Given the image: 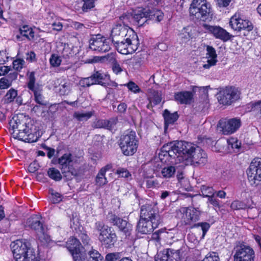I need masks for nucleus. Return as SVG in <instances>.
<instances>
[{
    "label": "nucleus",
    "instance_id": "393cba45",
    "mask_svg": "<svg viewBox=\"0 0 261 261\" xmlns=\"http://www.w3.org/2000/svg\"><path fill=\"white\" fill-rule=\"evenodd\" d=\"M111 168L112 165L109 164L102 168L99 170L95 178V181L97 185L101 186L106 185L108 182L107 178L105 176V174L106 171L111 169Z\"/></svg>",
    "mask_w": 261,
    "mask_h": 261
},
{
    "label": "nucleus",
    "instance_id": "6e6552de",
    "mask_svg": "<svg viewBox=\"0 0 261 261\" xmlns=\"http://www.w3.org/2000/svg\"><path fill=\"white\" fill-rule=\"evenodd\" d=\"M137 34L128 25L119 24L115 25L111 31V37L113 43L118 42L125 38L135 37Z\"/></svg>",
    "mask_w": 261,
    "mask_h": 261
},
{
    "label": "nucleus",
    "instance_id": "e2e57ef3",
    "mask_svg": "<svg viewBox=\"0 0 261 261\" xmlns=\"http://www.w3.org/2000/svg\"><path fill=\"white\" fill-rule=\"evenodd\" d=\"M79 238L82 240L84 246L88 245L89 244L90 238L87 234L81 233L79 234Z\"/></svg>",
    "mask_w": 261,
    "mask_h": 261
},
{
    "label": "nucleus",
    "instance_id": "a878e982",
    "mask_svg": "<svg viewBox=\"0 0 261 261\" xmlns=\"http://www.w3.org/2000/svg\"><path fill=\"white\" fill-rule=\"evenodd\" d=\"M163 116L165 120V129H167L169 124L174 123L178 118L177 112L171 113L168 110L164 111Z\"/></svg>",
    "mask_w": 261,
    "mask_h": 261
},
{
    "label": "nucleus",
    "instance_id": "9b49d317",
    "mask_svg": "<svg viewBox=\"0 0 261 261\" xmlns=\"http://www.w3.org/2000/svg\"><path fill=\"white\" fill-rule=\"evenodd\" d=\"M72 155L71 153H65L58 159V163L62 174L68 179H72L77 175L76 171L72 168Z\"/></svg>",
    "mask_w": 261,
    "mask_h": 261
},
{
    "label": "nucleus",
    "instance_id": "3c124183",
    "mask_svg": "<svg viewBox=\"0 0 261 261\" xmlns=\"http://www.w3.org/2000/svg\"><path fill=\"white\" fill-rule=\"evenodd\" d=\"M49 62L52 66L58 67L61 64V59L57 55L53 54L49 59Z\"/></svg>",
    "mask_w": 261,
    "mask_h": 261
},
{
    "label": "nucleus",
    "instance_id": "4468645a",
    "mask_svg": "<svg viewBox=\"0 0 261 261\" xmlns=\"http://www.w3.org/2000/svg\"><path fill=\"white\" fill-rule=\"evenodd\" d=\"M181 220L186 225H191L198 220L200 213L194 207H183L180 211Z\"/></svg>",
    "mask_w": 261,
    "mask_h": 261
},
{
    "label": "nucleus",
    "instance_id": "aec40b11",
    "mask_svg": "<svg viewBox=\"0 0 261 261\" xmlns=\"http://www.w3.org/2000/svg\"><path fill=\"white\" fill-rule=\"evenodd\" d=\"M10 247L15 259L20 258V255L30 248L26 243L20 240L12 242Z\"/></svg>",
    "mask_w": 261,
    "mask_h": 261
},
{
    "label": "nucleus",
    "instance_id": "338daca9",
    "mask_svg": "<svg viewBox=\"0 0 261 261\" xmlns=\"http://www.w3.org/2000/svg\"><path fill=\"white\" fill-rule=\"evenodd\" d=\"M208 201L214 206L219 207V201L214 197V195L208 197Z\"/></svg>",
    "mask_w": 261,
    "mask_h": 261
},
{
    "label": "nucleus",
    "instance_id": "bb28decb",
    "mask_svg": "<svg viewBox=\"0 0 261 261\" xmlns=\"http://www.w3.org/2000/svg\"><path fill=\"white\" fill-rule=\"evenodd\" d=\"M66 245L70 252L79 251L81 248V242L75 237H70L67 242Z\"/></svg>",
    "mask_w": 261,
    "mask_h": 261
},
{
    "label": "nucleus",
    "instance_id": "0e129e2a",
    "mask_svg": "<svg viewBox=\"0 0 261 261\" xmlns=\"http://www.w3.org/2000/svg\"><path fill=\"white\" fill-rule=\"evenodd\" d=\"M159 185V183L156 180L148 179L146 180V186L148 188H155L158 187Z\"/></svg>",
    "mask_w": 261,
    "mask_h": 261
},
{
    "label": "nucleus",
    "instance_id": "20e7f679",
    "mask_svg": "<svg viewBox=\"0 0 261 261\" xmlns=\"http://www.w3.org/2000/svg\"><path fill=\"white\" fill-rule=\"evenodd\" d=\"M232 253L233 261H254L255 252L249 245L243 242H237Z\"/></svg>",
    "mask_w": 261,
    "mask_h": 261
},
{
    "label": "nucleus",
    "instance_id": "864d4df0",
    "mask_svg": "<svg viewBox=\"0 0 261 261\" xmlns=\"http://www.w3.org/2000/svg\"><path fill=\"white\" fill-rule=\"evenodd\" d=\"M51 196L50 197L51 201L54 203H58L62 201V195L58 192H53V190H51Z\"/></svg>",
    "mask_w": 261,
    "mask_h": 261
},
{
    "label": "nucleus",
    "instance_id": "5fc2aeb1",
    "mask_svg": "<svg viewBox=\"0 0 261 261\" xmlns=\"http://www.w3.org/2000/svg\"><path fill=\"white\" fill-rule=\"evenodd\" d=\"M194 227H198L200 226L201 229L202 230V237L203 238L205 235L207 231L210 227V225L208 223L206 222H202V223H198L197 224H195L194 225Z\"/></svg>",
    "mask_w": 261,
    "mask_h": 261
},
{
    "label": "nucleus",
    "instance_id": "37998d69",
    "mask_svg": "<svg viewBox=\"0 0 261 261\" xmlns=\"http://www.w3.org/2000/svg\"><path fill=\"white\" fill-rule=\"evenodd\" d=\"M200 189L202 194L204 197H209L215 194L214 190L212 187L202 185Z\"/></svg>",
    "mask_w": 261,
    "mask_h": 261
},
{
    "label": "nucleus",
    "instance_id": "13d9d810",
    "mask_svg": "<svg viewBox=\"0 0 261 261\" xmlns=\"http://www.w3.org/2000/svg\"><path fill=\"white\" fill-rule=\"evenodd\" d=\"M11 85V81L5 77H3L0 80V89H4L8 88Z\"/></svg>",
    "mask_w": 261,
    "mask_h": 261
},
{
    "label": "nucleus",
    "instance_id": "4be33fe9",
    "mask_svg": "<svg viewBox=\"0 0 261 261\" xmlns=\"http://www.w3.org/2000/svg\"><path fill=\"white\" fill-rule=\"evenodd\" d=\"M29 133V128L27 125L26 122L23 124L20 125L18 128L13 130L12 134L15 138H17L23 141H32L33 140L28 138L26 134Z\"/></svg>",
    "mask_w": 261,
    "mask_h": 261
},
{
    "label": "nucleus",
    "instance_id": "a18cd8bd",
    "mask_svg": "<svg viewBox=\"0 0 261 261\" xmlns=\"http://www.w3.org/2000/svg\"><path fill=\"white\" fill-rule=\"evenodd\" d=\"M162 100L161 94L157 91L153 92V96L150 99V103L148 105L147 107L149 108V106H155L158 105Z\"/></svg>",
    "mask_w": 261,
    "mask_h": 261
},
{
    "label": "nucleus",
    "instance_id": "2eb2a0df",
    "mask_svg": "<svg viewBox=\"0 0 261 261\" xmlns=\"http://www.w3.org/2000/svg\"><path fill=\"white\" fill-rule=\"evenodd\" d=\"M229 24L234 30L238 31L242 30L250 31L253 29L251 22L248 20L242 19L236 14L231 17Z\"/></svg>",
    "mask_w": 261,
    "mask_h": 261
},
{
    "label": "nucleus",
    "instance_id": "4c0bfd02",
    "mask_svg": "<svg viewBox=\"0 0 261 261\" xmlns=\"http://www.w3.org/2000/svg\"><path fill=\"white\" fill-rule=\"evenodd\" d=\"M47 175L50 178L56 181H60L62 179V175L60 171L55 168H49Z\"/></svg>",
    "mask_w": 261,
    "mask_h": 261
},
{
    "label": "nucleus",
    "instance_id": "2f4dec72",
    "mask_svg": "<svg viewBox=\"0 0 261 261\" xmlns=\"http://www.w3.org/2000/svg\"><path fill=\"white\" fill-rule=\"evenodd\" d=\"M36 255L33 250L30 248L22 255H20V258L15 259L16 261H34L36 259Z\"/></svg>",
    "mask_w": 261,
    "mask_h": 261
},
{
    "label": "nucleus",
    "instance_id": "c03bdc74",
    "mask_svg": "<svg viewBox=\"0 0 261 261\" xmlns=\"http://www.w3.org/2000/svg\"><path fill=\"white\" fill-rule=\"evenodd\" d=\"M70 253L72 255L74 261H87V257H86L85 253L81 252V250Z\"/></svg>",
    "mask_w": 261,
    "mask_h": 261
},
{
    "label": "nucleus",
    "instance_id": "423d86ee",
    "mask_svg": "<svg viewBox=\"0 0 261 261\" xmlns=\"http://www.w3.org/2000/svg\"><path fill=\"white\" fill-rule=\"evenodd\" d=\"M138 25H142L148 20H153L160 22L164 18L163 13L160 10L149 8H143L139 10L134 15Z\"/></svg>",
    "mask_w": 261,
    "mask_h": 261
},
{
    "label": "nucleus",
    "instance_id": "c85d7f7f",
    "mask_svg": "<svg viewBox=\"0 0 261 261\" xmlns=\"http://www.w3.org/2000/svg\"><path fill=\"white\" fill-rule=\"evenodd\" d=\"M59 93L61 95H67L70 92L72 84L68 80H64L60 84Z\"/></svg>",
    "mask_w": 261,
    "mask_h": 261
},
{
    "label": "nucleus",
    "instance_id": "052dcab7",
    "mask_svg": "<svg viewBox=\"0 0 261 261\" xmlns=\"http://www.w3.org/2000/svg\"><path fill=\"white\" fill-rule=\"evenodd\" d=\"M84 3L83 6L84 11L90 9L94 7V0H83Z\"/></svg>",
    "mask_w": 261,
    "mask_h": 261
},
{
    "label": "nucleus",
    "instance_id": "ea45409f",
    "mask_svg": "<svg viewBox=\"0 0 261 261\" xmlns=\"http://www.w3.org/2000/svg\"><path fill=\"white\" fill-rule=\"evenodd\" d=\"M93 79L95 81V84H99L102 86H106V84L103 82L105 80L107 75L106 74H102L99 71H96L95 73L92 74Z\"/></svg>",
    "mask_w": 261,
    "mask_h": 261
},
{
    "label": "nucleus",
    "instance_id": "69168bd1",
    "mask_svg": "<svg viewBox=\"0 0 261 261\" xmlns=\"http://www.w3.org/2000/svg\"><path fill=\"white\" fill-rule=\"evenodd\" d=\"M116 172L122 177L127 178L130 175L129 172L124 168H120L117 170Z\"/></svg>",
    "mask_w": 261,
    "mask_h": 261
},
{
    "label": "nucleus",
    "instance_id": "774afa93",
    "mask_svg": "<svg viewBox=\"0 0 261 261\" xmlns=\"http://www.w3.org/2000/svg\"><path fill=\"white\" fill-rule=\"evenodd\" d=\"M217 5L219 7H227L230 2H231V0H215Z\"/></svg>",
    "mask_w": 261,
    "mask_h": 261
},
{
    "label": "nucleus",
    "instance_id": "ddd939ff",
    "mask_svg": "<svg viewBox=\"0 0 261 261\" xmlns=\"http://www.w3.org/2000/svg\"><path fill=\"white\" fill-rule=\"evenodd\" d=\"M180 249L169 248L159 252L155 257V261H180Z\"/></svg>",
    "mask_w": 261,
    "mask_h": 261
},
{
    "label": "nucleus",
    "instance_id": "a19ab883",
    "mask_svg": "<svg viewBox=\"0 0 261 261\" xmlns=\"http://www.w3.org/2000/svg\"><path fill=\"white\" fill-rule=\"evenodd\" d=\"M17 96V91L14 89H10L4 97V101L6 103L13 101Z\"/></svg>",
    "mask_w": 261,
    "mask_h": 261
},
{
    "label": "nucleus",
    "instance_id": "5701e85b",
    "mask_svg": "<svg viewBox=\"0 0 261 261\" xmlns=\"http://www.w3.org/2000/svg\"><path fill=\"white\" fill-rule=\"evenodd\" d=\"M206 58L207 59L206 63L203 65L204 69H209L211 67L215 66L218 60L217 55L214 47L211 46L206 47Z\"/></svg>",
    "mask_w": 261,
    "mask_h": 261
},
{
    "label": "nucleus",
    "instance_id": "e433bc0d",
    "mask_svg": "<svg viewBox=\"0 0 261 261\" xmlns=\"http://www.w3.org/2000/svg\"><path fill=\"white\" fill-rule=\"evenodd\" d=\"M93 114L91 112H88L86 113H82L79 112H75L73 114V117L79 121H86L89 119Z\"/></svg>",
    "mask_w": 261,
    "mask_h": 261
},
{
    "label": "nucleus",
    "instance_id": "bf43d9fd",
    "mask_svg": "<svg viewBox=\"0 0 261 261\" xmlns=\"http://www.w3.org/2000/svg\"><path fill=\"white\" fill-rule=\"evenodd\" d=\"M126 86L129 90L134 93H138L140 91V89L138 86L133 82H128Z\"/></svg>",
    "mask_w": 261,
    "mask_h": 261
},
{
    "label": "nucleus",
    "instance_id": "f03ea898",
    "mask_svg": "<svg viewBox=\"0 0 261 261\" xmlns=\"http://www.w3.org/2000/svg\"><path fill=\"white\" fill-rule=\"evenodd\" d=\"M161 222L158 212L151 205L145 204L141 208L137 229L142 234H148L157 228Z\"/></svg>",
    "mask_w": 261,
    "mask_h": 261
},
{
    "label": "nucleus",
    "instance_id": "7c9ffc66",
    "mask_svg": "<svg viewBox=\"0 0 261 261\" xmlns=\"http://www.w3.org/2000/svg\"><path fill=\"white\" fill-rule=\"evenodd\" d=\"M176 168L174 166H167L164 167L161 171V175L163 178H169L174 176Z\"/></svg>",
    "mask_w": 261,
    "mask_h": 261
},
{
    "label": "nucleus",
    "instance_id": "09e8293b",
    "mask_svg": "<svg viewBox=\"0 0 261 261\" xmlns=\"http://www.w3.org/2000/svg\"><path fill=\"white\" fill-rule=\"evenodd\" d=\"M231 207L234 210H243L247 207V205L242 201L235 200L231 203Z\"/></svg>",
    "mask_w": 261,
    "mask_h": 261
},
{
    "label": "nucleus",
    "instance_id": "49530a36",
    "mask_svg": "<svg viewBox=\"0 0 261 261\" xmlns=\"http://www.w3.org/2000/svg\"><path fill=\"white\" fill-rule=\"evenodd\" d=\"M95 81L93 79L91 75L90 76L83 78L80 81V84L82 87H89L92 85L95 84Z\"/></svg>",
    "mask_w": 261,
    "mask_h": 261
},
{
    "label": "nucleus",
    "instance_id": "b1692460",
    "mask_svg": "<svg viewBox=\"0 0 261 261\" xmlns=\"http://www.w3.org/2000/svg\"><path fill=\"white\" fill-rule=\"evenodd\" d=\"M19 34L16 35V37L18 41L23 40L22 37L31 40L34 37V32L29 26L24 25L19 29Z\"/></svg>",
    "mask_w": 261,
    "mask_h": 261
},
{
    "label": "nucleus",
    "instance_id": "c756f323",
    "mask_svg": "<svg viewBox=\"0 0 261 261\" xmlns=\"http://www.w3.org/2000/svg\"><path fill=\"white\" fill-rule=\"evenodd\" d=\"M87 254L88 257H87V261H104L102 256L92 247L88 251Z\"/></svg>",
    "mask_w": 261,
    "mask_h": 261
},
{
    "label": "nucleus",
    "instance_id": "603ef678",
    "mask_svg": "<svg viewBox=\"0 0 261 261\" xmlns=\"http://www.w3.org/2000/svg\"><path fill=\"white\" fill-rule=\"evenodd\" d=\"M202 261H220V258L216 252L209 253Z\"/></svg>",
    "mask_w": 261,
    "mask_h": 261
},
{
    "label": "nucleus",
    "instance_id": "473e14b6",
    "mask_svg": "<svg viewBox=\"0 0 261 261\" xmlns=\"http://www.w3.org/2000/svg\"><path fill=\"white\" fill-rule=\"evenodd\" d=\"M25 122V119L23 117L22 115L20 116H15L10 120L9 124L12 130L16 129L20 125L23 124Z\"/></svg>",
    "mask_w": 261,
    "mask_h": 261
},
{
    "label": "nucleus",
    "instance_id": "680f3d73",
    "mask_svg": "<svg viewBox=\"0 0 261 261\" xmlns=\"http://www.w3.org/2000/svg\"><path fill=\"white\" fill-rule=\"evenodd\" d=\"M95 228L96 229L99 231L100 232H102L104 230H107L110 227L108 226H106L102 222H97L95 223Z\"/></svg>",
    "mask_w": 261,
    "mask_h": 261
},
{
    "label": "nucleus",
    "instance_id": "6ab92c4d",
    "mask_svg": "<svg viewBox=\"0 0 261 261\" xmlns=\"http://www.w3.org/2000/svg\"><path fill=\"white\" fill-rule=\"evenodd\" d=\"M203 27L217 39L224 41H227L230 39L229 33L219 26H212L205 24Z\"/></svg>",
    "mask_w": 261,
    "mask_h": 261
},
{
    "label": "nucleus",
    "instance_id": "4d7b16f0",
    "mask_svg": "<svg viewBox=\"0 0 261 261\" xmlns=\"http://www.w3.org/2000/svg\"><path fill=\"white\" fill-rule=\"evenodd\" d=\"M207 88H208L207 86H206V87L193 86L192 87L193 93H195L196 92H199L200 93L206 95H207V93H208Z\"/></svg>",
    "mask_w": 261,
    "mask_h": 261
},
{
    "label": "nucleus",
    "instance_id": "c9c22d12",
    "mask_svg": "<svg viewBox=\"0 0 261 261\" xmlns=\"http://www.w3.org/2000/svg\"><path fill=\"white\" fill-rule=\"evenodd\" d=\"M114 123L107 120H98L94 122V127L96 128H107L111 129L113 127Z\"/></svg>",
    "mask_w": 261,
    "mask_h": 261
},
{
    "label": "nucleus",
    "instance_id": "f3484780",
    "mask_svg": "<svg viewBox=\"0 0 261 261\" xmlns=\"http://www.w3.org/2000/svg\"><path fill=\"white\" fill-rule=\"evenodd\" d=\"M90 48L99 52H106L109 51L111 47L109 41L99 35L90 40Z\"/></svg>",
    "mask_w": 261,
    "mask_h": 261
},
{
    "label": "nucleus",
    "instance_id": "1a4fd4ad",
    "mask_svg": "<svg viewBox=\"0 0 261 261\" xmlns=\"http://www.w3.org/2000/svg\"><path fill=\"white\" fill-rule=\"evenodd\" d=\"M240 92L233 87H226L218 94V100L220 104L230 105L240 98Z\"/></svg>",
    "mask_w": 261,
    "mask_h": 261
},
{
    "label": "nucleus",
    "instance_id": "cd10ccee",
    "mask_svg": "<svg viewBox=\"0 0 261 261\" xmlns=\"http://www.w3.org/2000/svg\"><path fill=\"white\" fill-rule=\"evenodd\" d=\"M122 257V252L109 253L106 255V261H132L129 257Z\"/></svg>",
    "mask_w": 261,
    "mask_h": 261
},
{
    "label": "nucleus",
    "instance_id": "de8ad7c7",
    "mask_svg": "<svg viewBox=\"0 0 261 261\" xmlns=\"http://www.w3.org/2000/svg\"><path fill=\"white\" fill-rule=\"evenodd\" d=\"M34 93L35 100L37 103L40 105H45V102L44 100L43 97L41 94V90L39 88L32 91Z\"/></svg>",
    "mask_w": 261,
    "mask_h": 261
},
{
    "label": "nucleus",
    "instance_id": "f8f14e48",
    "mask_svg": "<svg viewBox=\"0 0 261 261\" xmlns=\"http://www.w3.org/2000/svg\"><path fill=\"white\" fill-rule=\"evenodd\" d=\"M241 125L240 119L236 118L228 120H220L219 122V127L224 135H229L234 133L239 129Z\"/></svg>",
    "mask_w": 261,
    "mask_h": 261
},
{
    "label": "nucleus",
    "instance_id": "79ce46f5",
    "mask_svg": "<svg viewBox=\"0 0 261 261\" xmlns=\"http://www.w3.org/2000/svg\"><path fill=\"white\" fill-rule=\"evenodd\" d=\"M137 13H134V14H132L130 13H125L123 14L122 15L120 16L119 19L121 21H122L123 23L122 25H127L128 22H131L133 20L136 21V19L135 18L134 15Z\"/></svg>",
    "mask_w": 261,
    "mask_h": 261
},
{
    "label": "nucleus",
    "instance_id": "f257e3e1",
    "mask_svg": "<svg viewBox=\"0 0 261 261\" xmlns=\"http://www.w3.org/2000/svg\"><path fill=\"white\" fill-rule=\"evenodd\" d=\"M161 162L171 160L177 164L186 161L195 165H203L207 162V155L200 147L186 141H177L164 145L159 154Z\"/></svg>",
    "mask_w": 261,
    "mask_h": 261
},
{
    "label": "nucleus",
    "instance_id": "9d476101",
    "mask_svg": "<svg viewBox=\"0 0 261 261\" xmlns=\"http://www.w3.org/2000/svg\"><path fill=\"white\" fill-rule=\"evenodd\" d=\"M116 49L122 54H132L138 49L139 44L138 36L125 38L121 41L113 43Z\"/></svg>",
    "mask_w": 261,
    "mask_h": 261
},
{
    "label": "nucleus",
    "instance_id": "a211bd4d",
    "mask_svg": "<svg viewBox=\"0 0 261 261\" xmlns=\"http://www.w3.org/2000/svg\"><path fill=\"white\" fill-rule=\"evenodd\" d=\"M99 240L106 248H111L117 241V236L110 228L99 233Z\"/></svg>",
    "mask_w": 261,
    "mask_h": 261
},
{
    "label": "nucleus",
    "instance_id": "412c9836",
    "mask_svg": "<svg viewBox=\"0 0 261 261\" xmlns=\"http://www.w3.org/2000/svg\"><path fill=\"white\" fill-rule=\"evenodd\" d=\"M193 93L184 91L174 93L175 100L181 105H189L193 101Z\"/></svg>",
    "mask_w": 261,
    "mask_h": 261
},
{
    "label": "nucleus",
    "instance_id": "58836bf2",
    "mask_svg": "<svg viewBox=\"0 0 261 261\" xmlns=\"http://www.w3.org/2000/svg\"><path fill=\"white\" fill-rule=\"evenodd\" d=\"M36 79L34 72L30 73L28 78V87L31 90L35 91V90L40 88L38 85H35Z\"/></svg>",
    "mask_w": 261,
    "mask_h": 261
},
{
    "label": "nucleus",
    "instance_id": "0eeeda50",
    "mask_svg": "<svg viewBox=\"0 0 261 261\" xmlns=\"http://www.w3.org/2000/svg\"><path fill=\"white\" fill-rule=\"evenodd\" d=\"M247 173L251 185L256 187L261 184V158H256L252 161Z\"/></svg>",
    "mask_w": 261,
    "mask_h": 261
},
{
    "label": "nucleus",
    "instance_id": "8fccbe9b",
    "mask_svg": "<svg viewBox=\"0 0 261 261\" xmlns=\"http://www.w3.org/2000/svg\"><path fill=\"white\" fill-rule=\"evenodd\" d=\"M108 219L111 223L114 225L117 226L118 227H119V225L121 223V221H123V219L120 218L116 215L112 214L109 215Z\"/></svg>",
    "mask_w": 261,
    "mask_h": 261
},
{
    "label": "nucleus",
    "instance_id": "7ed1b4c3",
    "mask_svg": "<svg viewBox=\"0 0 261 261\" xmlns=\"http://www.w3.org/2000/svg\"><path fill=\"white\" fill-rule=\"evenodd\" d=\"M189 11L191 15L200 20L209 22L213 19V11L206 0H193Z\"/></svg>",
    "mask_w": 261,
    "mask_h": 261
},
{
    "label": "nucleus",
    "instance_id": "72a5a7b5",
    "mask_svg": "<svg viewBox=\"0 0 261 261\" xmlns=\"http://www.w3.org/2000/svg\"><path fill=\"white\" fill-rule=\"evenodd\" d=\"M108 60L112 63V70L115 73L117 74L122 71L120 65L117 62L114 54L108 55Z\"/></svg>",
    "mask_w": 261,
    "mask_h": 261
},
{
    "label": "nucleus",
    "instance_id": "f704fd0d",
    "mask_svg": "<svg viewBox=\"0 0 261 261\" xmlns=\"http://www.w3.org/2000/svg\"><path fill=\"white\" fill-rule=\"evenodd\" d=\"M121 221V223L119 225L120 226L118 227L119 230L122 232L126 237L129 236L132 230V225L127 223L126 220H123V221Z\"/></svg>",
    "mask_w": 261,
    "mask_h": 261
},
{
    "label": "nucleus",
    "instance_id": "dca6fc26",
    "mask_svg": "<svg viewBox=\"0 0 261 261\" xmlns=\"http://www.w3.org/2000/svg\"><path fill=\"white\" fill-rule=\"evenodd\" d=\"M40 216L37 215H33L27 220L26 226L35 230L37 233H40L41 236L39 238L41 241H42V239L43 237L46 240V242H47L48 238L44 234L43 227L42 224L40 222Z\"/></svg>",
    "mask_w": 261,
    "mask_h": 261
},
{
    "label": "nucleus",
    "instance_id": "39448f33",
    "mask_svg": "<svg viewBox=\"0 0 261 261\" xmlns=\"http://www.w3.org/2000/svg\"><path fill=\"white\" fill-rule=\"evenodd\" d=\"M120 147L125 155H132L137 151L138 140L136 133L134 131L127 132L120 139Z\"/></svg>",
    "mask_w": 261,
    "mask_h": 261
},
{
    "label": "nucleus",
    "instance_id": "6e6d98bb",
    "mask_svg": "<svg viewBox=\"0 0 261 261\" xmlns=\"http://www.w3.org/2000/svg\"><path fill=\"white\" fill-rule=\"evenodd\" d=\"M24 61L21 59H17L13 61V66L15 70L20 71L23 67Z\"/></svg>",
    "mask_w": 261,
    "mask_h": 261
}]
</instances>
